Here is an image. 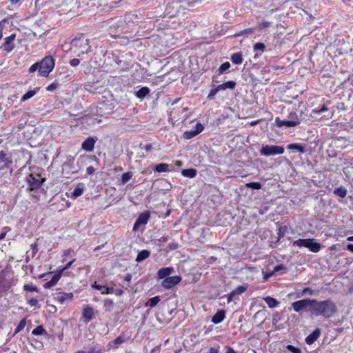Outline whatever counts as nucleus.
Returning a JSON list of instances; mask_svg holds the SVG:
<instances>
[{
	"label": "nucleus",
	"mask_w": 353,
	"mask_h": 353,
	"mask_svg": "<svg viewBox=\"0 0 353 353\" xmlns=\"http://www.w3.org/2000/svg\"><path fill=\"white\" fill-rule=\"evenodd\" d=\"M336 306L331 299L318 301L313 299L312 315L315 316H322L325 318H330L336 312Z\"/></svg>",
	"instance_id": "obj_1"
},
{
	"label": "nucleus",
	"mask_w": 353,
	"mask_h": 353,
	"mask_svg": "<svg viewBox=\"0 0 353 353\" xmlns=\"http://www.w3.org/2000/svg\"><path fill=\"white\" fill-rule=\"evenodd\" d=\"M293 246L298 248H306L312 252H318L321 248V245L315 239H299L292 243Z\"/></svg>",
	"instance_id": "obj_2"
},
{
	"label": "nucleus",
	"mask_w": 353,
	"mask_h": 353,
	"mask_svg": "<svg viewBox=\"0 0 353 353\" xmlns=\"http://www.w3.org/2000/svg\"><path fill=\"white\" fill-rule=\"evenodd\" d=\"M313 299H304L292 303V307L296 312L310 311L312 314Z\"/></svg>",
	"instance_id": "obj_3"
},
{
	"label": "nucleus",
	"mask_w": 353,
	"mask_h": 353,
	"mask_svg": "<svg viewBox=\"0 0 353 353\" xmlns=\"http://www.w3.org/2000/svg\"><path fill=\"white\" fill-rule=\"evenodd\" d=\"M39 63V74L47 77L54 67V61L52 57H46Z\"/></svg>",
	"instance_id": "obj_4"
},
{
	"label": "nucleus",
	"mask_w": 353,
	"mask_h": 353,
	"mask_svg": "<svg viewBox=\"0 0 353 353\" xmlns=\"http://www.w3.org/2000/svg\"><path fill=\"white\" fill-rule=\"evenodd\" d=\"M26 181L28 184V190L33 191L39 189L42 183L45 181V179L42 178L39 174H30L26 176Z\"/></svg>",
	"instance_id": "obj_5"
},
{
	"label": "nucleus",
	"mask_w": 353,
	"mask_h": 353,
	"mask_svg": "<svg viewBox=\"0 0 353 353\" xmlns=\"http://www.w3.org/2000/svg\"><path fill=\"white\" fill-rule=\"evenodd\" d=\"M284 152V148L274 145H263L259 151L262 156L269 157L276 154H281Z\"/></svg>",
	"instance_id": "obj_6"
},
{
	"label": "nucleus",
	"mask_w": 353,
	"mask_h": 353,
	"mask_svg": "<svg viewBox=\"0 0 353 353\" xmlns=\"http://www.w3.org/2000/svg\"><path fill=\"white\" fill-rule=\"evenodd\" d=\"M290 117L291 120H281L279 117H276L275 119V123L279 128L283 125L291 128L296 126L300 123V121L295 113H290Z\"/></svg>",
	"instance_id": "obj_7"
},
{
	"label": "nucleus",
	"mask_w": 353,
	"mask_h": 353,
	"mask_svg": "<svg viewBox=\"0 0 353 353\" xmlns=\"http://www.w3.org/2000/svg\"><path fill=\"white\" fill-rule=\"evenodd\" d=\"M181 281V277L179 276H170L162 281L161 285L165 289H170L179 283Z\"/></svg>",
	"instance_id": "obj_8"
},
{
	"label": "nucleus",
	"mask_w": 353,
	"mask_h": 353,
	"mask_svg": "<svg viewBox=\"0 0 353 353\" xmlns=\"http://www.w3.org/2000/svg\"><path fill=\"white\" fill-rule=\"evenodd\" d=\"M149 218L150 212L148 211L139 214L134 224L133 230H137L141 225H145L148 222Z\"/></svg>",
	"instance_id": "obj_9"
},
{
	"label": "nucleus",
	"mask_w": 353,
	"mask_h": 353,
	"mask_svg": "<svg viewBox=\"0 0 353 353\" xmlns=\"http://www.w3.org/2000/svg\"><path fill=\"white\" fill-rule=\"evenodd\" d=\"M203 128H204L201 123H197L195 125V130H190V131H185L183 134V137L185 139H190L196 137L200 132H201L203 130Z\"/></svg>",
	"instance_id": "obj_10"
},
{
	"label": "nucleus",
	"mask_w": 353,
	"mask_h": 353,
	"mask_svg": "<svg viewBox=\"0 0 353 353\" xmlns=\"http://www.w3.org/2000/svg\"><path fill=\"white\" fill-rule=\"evenodd\" d=\"M16 34H12L10 36L6 37L4 40V43H3L2 48L4 50H6L8 52H11L14 48V41L15 40Z\"/></svg>",
	"instance_id": "obj_11"
},
{
	"label": "nucleus",
	"mask_w": 353,
	"mask_h": 353,
	"mask_svg": "<svg viewBox=\"0 0 353 353\" xmlns=\"http://www.w3.org/2000/svg\"><path fill=\"white\" fill-rule=\"evenodd\" d=\"M72 298L73 293L72 292H59L56 294L54 299L61 304H64L72 301Z\"/></svg>",
	"instance_id": "obj_12"
},
{
	"label": "nucleus",
	"mask_w": 353,
	"mask_h": 353,
	"mask_svg": "<svg viewBox=\"0 0 353 353\" xmlns=\"http://www.w3.org/2000/svg\"><path fill=\"white\" fill-rule=\"evenodd\" d=\"M82 316L86 322H89L94 318V311L92 307L87 305L83 308Z\"/></svg>",
	"instance_id": "obj_13"
},
{
	"label": "nucleus",
	"mask_w": 353,
	"mask_h": 353,
	"mask_svg": "<svg viewBox=\"0 0 353 353\" xmlns=\"http://www.w3.org/2000/svg\"><path fill=\"white\" fill-rule=\"evenodd\" d=\"M321 329L317 327L312 333H310L305 339L307 345L313 344L321 335Z\"/></svg>",
	"instance_id": "obj_14"
},
{
	"label": "nucleus",
	"mask_w": 353,
	"mask_h": 353,
	"mask_svg": "<svg viewBox=\"0 0 353 353\" xmlns=\"http://www.w3.org/2000/svg\"><path fill=\"white\" fill-rule=\"evenodd\" d=\"M174 268L172 267H167L161 268L157 272V276L160 279H165L174 272Z\"/></svg>",
	"instance_id": "obj_15"
},
{
	"label": "nucleus",
	"mask_w": 353,
	"mask_h": 353,
	"mask_svg": "<svg viewBox=\"0 0 353 353\" xmlns=\"http://www.w3.org/2000/svg\"><path fill=\"white\" fill-rule=\"evenodd\" d=\"M95 140L92 137L87 138L81 144V148L87 152H91L94 148Z\"/></svg>",
	"instance_id": "obj_16"
},
{
	"label": "nucleus",
	"mask_w": 353,
	"mask_h": 353,
	"mask_svg": "<svg viewBox=\"0 0 353 353\" xmlns=\"http://www.w3.org/2000/svg\"><path fill=\"white\" fill-rule=\"evenodd\" d=\"M3 164L1 168L8 167L10 164L12 163V160L10 158L7 157L6 153L4 151L0 152V164Z\"/></svg>",
	"instance_id": "obj_17"
},
{
	"label": "nucleus",
	"mask_w": 353,
	"mask_h": 353,
	"mask_svg": "<svg viewBox=\"0 0 353 353\" xmlns=\"http://www.w3.org/2000/svg\"><path fill=\"white\" fill-rule=\"evenodd\" d=\"M129 339V336H125L123 333L117 337L112 343L114 348H117L119 345L126 342Z\"/></svg>",
	"instance_id": "obj_18"
},
{
	"label": "nucleus",
	"mask_w": 353,
	"mask_h": 353,
	"mask_svg": "<svg viewBox=\"0 0 353 353\" xmlns=\"http://www.w3.org/2000/svg\"><path fill=\"white\" fill-rule=\"evenodd\" d=\"M225 312L219 310L212 316V322L214 324L220 323L225 319Z\"/></svg>",
	"instance_id": "obj_19"
},
{
	"label": "nucleus",
	"mask_w": 353,
	"mask_h": 353,
	"mask_svg": "<svg viewBox=\"0 0 353 353\" xmlns=\"http://www.w3.org/2000/svg\"><path fill=\"white\" fill-rule=\"evenodd\" d=\"M61 274V273L59 272L58 274H56L53 275V276L51 279V280L48 281V282H46L44 284L43 287L45 288L48 289V288H50L51 287L54 286L58 282V281L60 279Z\"/></svg>",
	"instance_id": "obj_20"
},
{
	"label": "nucleus",
	"mask_w": 353,
	"mask_h": 353,
	"mask_svg": "<svg viewBox=\"0 0 353 353\" xmlns=\"http://www.w3.org/2000/svg\"><path fill=\"white\" fill-rule=\"evenodd\" d=\"M253 48L254 52H256L254 57H256L258 56H260L264 52L265 49V46L263 43L258 42L254 45Z\"/></svg>",
	"instance_id": "obj_21"
},
{
	"label": "nucleus",
	"mask_w": 353,
	"mask_h": 353,
	"mask_svg": "<svg viewBox=\"0 0 353 353\" xmlns=\"http://www.w3.org/2000/svg\"><path fill=\"white\" fill-rule=\"evenodd\" d=\"M231 61L234 64L239 65L243 62V55L241 52H236L232 54Z\"/></svg>",
	"instance_id": "obj_22"
},
{
	"label": "nucleus",
	"mask_w": 353,
	"mask_h": 353,
	"mask_svg": "<svg viewBox=\"0 0 353 353\" xmlns=\"http://www.w3.org/2000/svg\"><path fill=\"white\" fill-rule=\"evenodd\" d=\"M150 254V251H148L147 250H143L140 252L138 253L137 258H136V261L137 263H140V262L144 261L145 259H146L147 258H148Z\"/></svg>",
	"instance_id": "obj_23"
},
{
	"label": "nucleus",
	"mask_w": 353,
	"mask_h": 353,
	"mask_svg": "<svg viewBox=\"0 0 353 353\" xmlns=\"http://www.w3.org/2000/svg\"><path fill=\"white\" fill-rule=\"evenodd\" d=\"M263 299L270 308L276 307L279 305V302L276 299L271 296H266Z\"/></svg>",
	"instance_id": "obj_24"
},
{
	"label": "nucleus",
	"mask_w": 353,
	"mask_h": 353,
	"mask_svg": "<svg viewBox=\"0 0 353 353\" xmlns=\"http://www.w3.org/2000/svg\"><path fill=\"white\" fill-rule=\"evenodd\" d=\"M170 167H171L170 165L167 163H159L157 164L154 170L158 172H169L170 171Z\"/></svg>",
	"instance_id": "obj_25"
},
{
	"label": "nucleus",
	"mask_w": 353,
	"mask_h": 353,
	"mask_svg": "<svg viewBox=\"0 0 353 353\" xmlns=\"http://www.w3.org/2000/svg\"><path fill=\"white\" fill-rule=\"evenodd\" d=\"M181 174L185 177L194 178L196 175V170L194 168L184 169Z\"/></svg>",
	"instance_id": "obj_26"
},
{
	"label": "nucleus",
	"mask_w": 353,
	"mask_h": 353,
	"mask_svg": "<svg viewBox=\"0 0 353 353\" xmlns=\"http://www.w3.org/2000/svg\"><path fill=\"white\" fill-rule=\"evenodd\" d=\"M287 148L289 150H296L300 153H304V148L299 143H291L287 145Z\"/></svg>",
	"instance_id": "obj_27"
},
{
	"label": "nucleus",
	"mask_w": 353,
	"mask_h": 353,
	"mask_svg": "<svg viewBox=\"0 0 353 353\" xmlns=\"http://www.w3.org/2000/svg\"><path fill=\"white\" fill-rule=\"evenodd\" d=\"M150 92V89L147 87H143L141 89H139L137 93L136 96L139 99L144 98L147 94H148Z\"/></svg>",
	"instance_id": "obj_28"
},
{
	"label": "nucleus",
	"mask_w": 353,
	"mask_h": 353,
	"mask_svg": "<svg viewBox=\"0 0 353 353\" xmlns=\"http://www.w3.org/2000/svg\"><path fill=\"white\" fill-rule=\"evenodd\" d=\"M160 297L159 296H154L150 298L146 303L145 305L149 306L150 307H155L159 302L160 301Z\"/></svg>",
	"instance_id": "obj_29"
},
{
	"label": "nucleus",
	"mask_w": 353,
	"mask_h": 353,
	"mask_svg": "<svg viewBox=\"0 0 353 353\" xmlns=\"http://www.w3.org/2000/svg\"><path fill=\"white\" fill-rule=\"evenodd\" d=\"M37 90H29L28 92H27L25 94H23L21 99V101H26L28 99H30V98L33 97L36 93H37Z\"/></svg>",
	"instance_id": "obj_30"
},
{
	"label": "nucleus",
	"mask_w": 353,
	"mask_h": 353,
	"mask_svg": "<svg viewBox=\"0 0 353 353\" xmlns=\"http://www.w3.org/2000/svg\"><path fill=\"white\" fill-rule=\"evenodd\" d=\"M334 193L341 198H344L347 195V190L345 188L339 187L334 190Z\"/></svg>",
	"instance_id": "obj_31"
},
{
	"label": "nucleus",
	"mask_w": 353,
	"mask_h": 353,
	"mask_svg": "<svg viewBox=\"0 0 353 353\" xmlns=\"http://www.w3.org/2000/svg\"><path fill=\"white\" fill-rule=\"evenodd\" d=\"M83 192V188L78 186L72 192V197L73 199H76V198L80 196L81 195H82Z\"/></svg>",
	"instance_id": "obj_32"
},
{
	"label": "nucleus",
	"mask_w": 353,
	"mask_h": 353,
	"mask_svg": "<svg viewBox=\"0 0 353 353\" xmlns=\"http://www.w3.org/2000/svg\"><path fill=\"white\" fill-rule=\"evenodd\" d=\"M247 290V287L244 285H239L232 292L235 295H240L245 292Z\"/></svg>",
	"instance_id": "obj_33"
},
{
	"label": "nucleus",
	"mask_w": 353,
	"mask_h": 353,
	"mask_svg": "<svg viewBox=\"0 0 353 353\" xmlns=\"http://www.w3.org/2000/svg\"><path fill=\"white\" fill-rule=\"evenodd\" d=\"M132 176V174L130 172H125L121 176V182L123 184L126 183L128 181H129Z\"/></svg>",
	"instance_id": "obj_34"
},
{
	"label": "nucleus",
	"mask_w": 353,
	"mask_h": 353,
	"mask_svg": "<svg viewBox=\"0 0 353 353\" xmlns=\"http://www.w3.org/2000/svg\"><path fill=\"white\" fill-rule=\"evenodd\" d=\"M45 330L42 326H37L32 330V334L35 336H39L43 334Z\"/></svg>",
	"instance_id": "obj_35"
},
{
	"label": "nucleus",
	"mask_w": 353,
	"mask_h": 353,
	"mask_svg": "<svg viewBox=\"0 0 353 353\" xmlns=\"http://www.w3.org/2000/svg\"><path fill=\"white\" fill-rule=\"evenodd\" d=\"M26 325V321L25 319H22L19 323L18 324L16 330H15V334H17L19 333V332H21L22 330H23V328L25 327Z\"/></svg>",
	"instance_id": "obj_36"
},
{
	"label": "nucleus",
	"mask_w": 353,
	"mask_h": 353,
	"mask_svg": "<svg viewBox=\"0 0 353 353\" xmlns=\"http://www.w3.org/2000/svg\"><path fill=\"white\" fill-rule=\"evenodd\" d=\"M246 186L248 188L254 189V190H259L261 188V184L259 182H252L246 184Z\"/></svg>",
	"instance_id": "obj_37"
},
{
	"label": "nucleus",
	"mask_w": 353,
	"mask_h": 353,
	"mask_svg": "<svg viewBox=\"0 0 353 353\" xmlns=\"http://www.w3.org/2000/svg\"><path fill=\"white\" fill-rule=\"evenodd\" d=\"M230 67V63L229 62H225L223 63H222L219 68V71L220 73H222L223 72H225V70H228Z\"/></svg>",
	"instance_id": "obj_38"
},
{
	"label": "nucleus",
	"mask_w": 353,
	"mask_h": 353,
	"mask_svg": "<svg viewBox=\"0 0 353 353\" xmlns=\"http://www.w3.org/2000/svg\"><path fill=\"white\" fill-rule=\"evenodd\" d=\"M286 348L292 353H301V350L300 348L296 347L292 345H288Z\"/></svg>",
	"instance_id": "obj_39"
},
{
	"label": "nucleus",
	"mask_w": 353,
	"mask_h": 353,
	"mask_svg": "<svg viewBox=\"0 0 353 353\" xmlns=\"http://www.w3.org/2000/svg\"><path fill=\"white\" fill-rule=\"evenodd\" d=\"M23 290L26 291H30V292H38V289L36 286L29 285V284H25L23 285Z\"/></svg>",
	"instance_id": "obj_40"
},
{
	"label": "nucleus",
	"mask_w": 353,
	"mask_h": 353,
	"mask_svg": "<svg viewBox=\"0 0 353 353\" xmlns=\"http://www.w3.org/2000/svg\"><path fill=\"white\" fill-rule=\"evenodd\" d=\"M273 270L275 273L277 272H279V271H283V272H286L287 268L285 265H283V264H280V265H278L276 267H274Z\"/></svg>",
	"instance_id": "obj_41"
},
{
	"label": "nucleus",
	"mask_w": 353,
	"mask_h": 353,
	"mask_svg": "<svg viewBox=\"0 0 353 353\" xmlns=\"http://www.w3.org/2000/svg\"><path fill=\"white\" fill-rule=\"evenodd\" d=\"M223 84L226 89H233V88H234V87L236 85L235 82L232 81H227L225 83H223Z\"/></svg>",
	"instance_id": "obj_42"
},
{
	"label": "nucleus",
	"mask_w": 353,
	"mask_h": 353,
	"mask_svg": "<svg viewBox=\"0 0 353 353\" xmlns=\"http://www.w3.org/2000/svg\"><path fill=\"white\" fill-rule=\"evenodd\" d=\"M219 92V90L216 88L212 89L208 96V99H213L214 96Z\"/></svg>",
	"instance_id": "obj_43"
},
{
	"label": "nucleus",
	"mask_w": 353,
	"mask_h": 353,
	"mask_svg": "<svg viewBox=\"0 0 353 353\" xmlns=\"http://www.w3.org/2000/svg\"><path fill=\"white\" fill-rule=\"evenodd\" d=\"M274 273L275 272H274V270L269 271V272H263V279L265 280H267L269 278H270L271 276H272Z\"/></svg>",
	"instance_id": "obj_44"
},
{
	"label": "nucleus",
	"mask_w": 353,
	"mask_h": 353,
	"mask_svg": "<svg viewBox=\"0 0 353 353\" xmlns=\"http://www.w3.org/2000/svg\"><path fill=\"white\" fill-rule=\"evenodd\" d=\"M76 261L75 259H72V261H69L60 271L61 273H62L63 271L69 269L72 263Z\"/></svg>",
	"instance_id": "obj_45"
},
{
	"label": "nucleus",
	"mask_w": 353,
	"mask_h": 353,
	"mask_svg": "<svg viewBox=\"0 0 353 353\" xmlns=\"http://www.w3.org/2000/svg\"><path fill=\"white\" fill-rule=\"evenodd\" d=\"M270 23L268 21H265L260 22L259 24L260 29L267 28L270 27Z\"/></svg>",
	"instance_id": "obj_46"
},
{
	"label": "nucleus",
	"mask_w": 353,
	"mask_h": 353,
	"mask_svg": "<svg viewBox=\"0 0 353 353\" xmlns=\"http://www.w3.org/2000/svg\"><path fill=\"white\" fill-rule=\"evenodd\" d=\"M37 70H39V63H35L32 65H31V67L29 68V72H35Z\"/></svg>",
	"instance_id": "obj_47"
},
{
	"label": "nucleus",
	"mask_w": 353,
	"mask_h": 353,
	"mask_svg": "<svg viewBox=\"0 0 353 353\" xmlns=\"http://www.w3.org/2000/svg\"><path fill=\"white\" fill-rule=\"evenodd\" d=\"M72 252H73V250L72 248H68V249H67V250L63 251V256L65 257V256H69V255L71 254V253ZM65 261V259L63 258L62 261Z\"/></svg>",
	"instance_id": "obj_48"
},
{
	"label": "nucleus",
	"mask_w": 353,
	"mask_h": 353,
	"mask_svg": "<svg viewBox=\"0 0 353 353\" xmlns=\"http://www.w3.org/2000/svg\"><path fill=\"white\" fill-rule=\"evenodd\" d=\"M327 110H328V109L325 105H323L321 109H319V110H312V112L314 113H315V114H320V113H321L323 112H326Z\"/></svg>",
	"instance_id": "obj_49"
},
{
	"label": "nucleus",
	"mask_w": 353,
	"mask_h": 353,
	"mask_svg": "<svg viewBox=\"0 0 353 353\" xmlns=\"http://www.w3.org/2000/svg\"><path fill=\"white\" fill-rule=\"evenodd\" d=\"M92 288L97 290H102L104 288V286L97 284V282H94L92 285Z\"/></svg>",
	"instance_id": "obj_50"
},
{
	"label": "nucleus",
	"mask_w": 353,
	"mask_h": 353,
	"mask_svg": "<svg viewBox=\"0 0 353 353\" xmlns=\"http://www.w3.org/2000/svg\"><path fill=\"white\" fill-rule=\"evenodd\" d=\"M114 292V290L112 288H106L105 292H101L102 294H109Z\"/></svg>",
	"instance_id": "obj_51"
},
{
	"label": "nucleus",
	"mask_w": 353,
	"mask_h": 353,
	"mask_svg": "<svg viewBox=\"0 0 353 353\" xmlns=\"http://www.w3.org/2000/svg\"><path fill=\"white\" fill-rule=\"evenodd\" d=\"M28 304L31 306H36L38 304V300L37 299H31L28 300Z\"/></svg>",
	"instance_id": "obj_52"
},
{
	"label": "nucleus",
	"mask_w": 353,
	"mask_h": 353,
	"mask_svg": "<svg viewBox=\"0 0 353 353\" xmlns=\"http://www.w3.org/2000/svg\"><path fill=\"white\" fill-rule=\"evenodd\" d=\"M79 60L78 59H73L72 60H70V64L72 65V66H77L79 64Z\"/></svg>",
	"instance_id": "obj_53"
},
{
	"label": "nucleus",
	"mask_w": 353,
	"mask_h": 353,
	"mask_svg": "<svg viewBox=\"0 0 353 353\" xmlns=\"http://www.w3.org/2000/svg\"><path fill=\"white\" fill-rule=\"evenodd\" d=\"M306 293H310V294H313V290H311L310 288H305L302 290V294H305Z\"/></svg>",
	"instance_id": "obj_54"
},
{
	"label": "nucleus",
	"mask_w": 353,
	"mask_h": 353,
	"mask_svg": "<svg viewBox=\"0 0 353 353\" xmlns=\"http://www.w3.org/2000/svg\"><path fill=\"white\" fill-rule=\"evenodd\" d=\"M235 294H233V292L232 291L230 294L227 295V301L228 303H230L232 300L233 296H234Z\"/></svg>",
	"instance_id": "obj_55"
},
{
	"label": "nucleus",
	"mask_w": 353,
	"mask_h": 353,
	"mask_svg": "<svg viewBox=\"0 0 353 353\" xmlns=\"http://www.w3.org/2000/svg\"><path fill=\"white\" fill-rule=\"evenodd\" d=\"M254 31L253 28H248L243 30L241 32L237 34L236 35H241L242 33H252Z\"/></svg>",
	"instance_id": "obj_56"
},
{
	"label": "nucleus",
	"mask_w": 353,
	"mask_h": 353,
	"mask_svg": "<svg viewBox=\"0 0 353 353\" xmlns=\"http://www.w3.org/2000/svg\"><path fill=\"white\" fill-rule=\"evenodd\" d=\"M56 88H57V85H56L55 83H52V84L49 85L47 87V90H48V91H52V90H54Z\"/></svg>",
	"instance_id": "obj_57"
},
{
	"label": "nucleus",
	"mask_w": 353,
	"mask_h": 353,
	"mask_svg": "<svg viewBox=\"0 0 353 353\" xmlns=\"http://www.w3.org/2000/svg\"><path fill=\"white\" fill-rule=\"evenodd\" d=\"M143 148H144L146 151L149 152L152 150V145L150 144V143H148V144H145Z\"/></svg>",
	"instance_id": "obj_58"
},
{
	"label": "nucleus",
	"mask_w": 353,
	"mask_h": 353,
	"mask_svg": "<svg viewBox=\"0 0 353 353\" xmlns=\"http://www.w3.org/2000/svg\"><path fill=\"white\" fill-rule=\"evenodd\" d=\"M94 169L92 166L88 167L86 169V172L89 174H92L94 172Z\"/></svg>",
	"instance_id": "obj_59"
},
{
	"label": "nucleus",
	"mask_w": 353,
	"mask_h": 353,
	"mask_svg": "<svg viewBox=\"0 0 353 353\" xmlns=\"http://www.w3.org/2000/svg\"><path fill=\"white\" fill-rule=\"evenodd\" d=\"M217 90L219 91L221 90H226V88H225V85L223 83L221 84V85H219L217 87H216Z\"/></svg>",
	"instance_id": "obj_60"
},
{
	"label": "nucleus",
	"mask_w": 353,
	"mask_h": 353,
	"mask_svg": "<svg viewBox=\"0 0 353 353\" xmlns=\"http://www.w3.org/2000/svg\"><path fill=\"white\" fill-rule=\"evenodd\" d=\"M123 291L121 289H118V290H114V294L117 296H120L123 294Z\"/></svg>",
	"instance_id": "obj_61"
},
{
	"label": "nucleus",
	"mask_w": 353,
	"mask_h": 353,
	"mask_svg": "<svg viewBox=\"0 0 353 353\" xmlns=\"http://www.w3.org/2000/svg\"><path fill=\"white\" fill-rule=\"evenodd\" d=\"M225 353H236V352L234 350L233 348H232L230 347H228Z\"/></svg>",
	"instance_id": "obj_62"
},
{
	"label": "nucleus",
	"mask_w": 353,
	"mask_h": 353,
	"mask_svg": "<svg viewBox=\"0 0 353 353\" xmlns=\"http://www.w3.org/2000/svg\"><path fill=\"white\" fill-rule=\"evenodd\" d=\"M347 249L349 251H350V252H353V244H352V243H350V244H348V245H347Z\"/></svg>",
	"instance_id": "obj_63"
},
{
	"label": "nucleus",
	"mask_w": 353,
	"mask_h": 353,
	"mask_svg": "<svg viewBox=\"0 0 353 353\" xmlns=\"http://www.w3.org/2000/svg\"><path fill=\"white\" fill-rule=\"evenodd\" d=\"M210 353H219V351L215 347H211L210 350Z\"/></svg>",
	"instance_id": "obj_64"
}]
</instances>
